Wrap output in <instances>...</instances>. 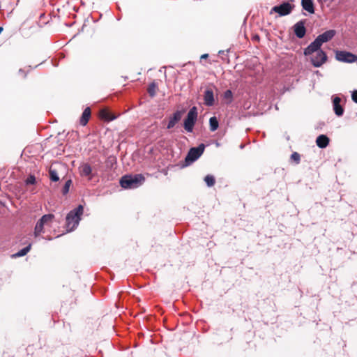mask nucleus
Segmentation results:
<instances>
[{
    "label": "nucleus",
    "mask_w": 357,
    "mask_h": 357,
    "mask_svg": "<svg viewBox=\"0 0 357 357\" xmlns=\"http://www.w3.org/2000/svg\"><path fill=\"white\" fill-rule=\"evenodd\" d=\"M3 29L2 26H0V34L1 33V32L3 31Z\"/></svg>",
    "instance_id": "58836bf2"
},
{
    "label": "nucleus",
    "mask_w": 357,
    "mask_h": 357,
    "mask_svg": "<svg viewBox=\"0 0 357 357\" xmlns=\"http://www.w3.org/2000/svg\"><path fill=\"white\" fill-rule=\"evenodd\" d=\"M84 206L83 204H79L77 206L70 210L66 216V229L64 234L75 231L79 226L84 214Z\"/></svg>",
    "instance_id": "f03ea898"
},
{
    "label": "nucleus",
    "mask_w": 357,
    "mask_h": 357,
    "mask_svg": "<svg viewBox=\"0 0 357 357\" xmlns=\"http://www.w3.org/2000/svg\"><path fill=\"white\" fill-rule=\"evenodd\" d=\"M186 112V109L183 107L181 109H176L169 116V120L166 126V128L167 130L172 129L174 126L178 123L183 116V114Z\"/></svg>",
    "instance_id": "1a4fd4ad"
},
{
    "label": "nucleus",
    "mask_w": 357,
    "mask_h": 357,
    "mask_svg": "<svg viewBox=\"0 0 357 357\" xmlns=\"http://www.w3.org/2000/svg\"><path fill=\"white\" fill-rule=\"evenodd\" d=\"M333 109L338 117L342 116L344 113V107L341 105V98L337 95L332 96Z\"/></svg>",
    "instance_id": "9b49d317"
},
{
    "label": "nucleus",
    "mask_w": 357,
    "mask_h": 357,
    "mask_svg": "<svg viewBox=\"0 0 357 357\" xmlns=\"http://www.w3.org/2000/svg\"><path fill=\"white\" fill-rule=\"evenodd\" d=\"M303 10H305L310 14H314L315 12L314 0H301V2Z\"/></svg>",
    "instance_id": "dca6fc26"
},
{
    "label": "nucleus",
    "mask_w": 357,
    "mask_h": 357,
    "mask_svg": "<svg viewBox=\"0 0 357 357\" xmlns=\"http://www.w3.org/2000/svg\"><path fill=\"white\" fill-rule=\"evenodd\" d=\"M91 116V109L89 107H86L82 113L79 118V124L82 126L87 125L89 118Z\"/></svg>",
    "instance_id": "f3484780"
},
{
    "label": "nucleus",
    "mask_w": 357,
    "mask_h": 357,
    "mask_svg": "<svg viewBox=\"0 0 357 357\" xmlns=\"http://www.w3.org/2000/svg\"><path fill=\"white\" fill-rule=\"evenodd\" d=\"M197 119L198 109L196 106H193L189 109L182 123L184 130L187 132L192 133L193 132Z\"/></svg>",
    "instance_id": "39448f33"
},
{
    "label": "nucleus",
    "mask_w": 357,
    "mask_h": 357,
    "mask_svg": "<svg viewBox=\"0 0 357 357\" xmlns=\"http://www.w3.org/2000/svg\"><path fill=\"white\" fill-rule=\"evenodd\" d=\"M215 145H216V146H220V143H219V142H215Z\"/></svg>",
    "instance_id": "ea45409f"
},
{
    "label": "nucleus",
    "mask_w": 357,
    "mask_h": 357,
    "mask_svg": "<svg viewBox=\"0 0 357 357\" xmlns=\"http://www.w3.org/2000/svg\"><path fill=\"white\" fill-rule=\"evenodd\" d=\"M157 87L158 86L155 82H152L149 84L148 87V93L151 98L155 96V90Z\"/></svg>",
    "instance_id": "bb28decb"
},
{
    "label": "nucleus",
    "mask_w": 357,
    "mask_h": 357,
    "mask_svg": "<svg viewBox=\"0 0 357 357\" xmlns=\"http://www.w3.org/2000/svg\"><path fill=\"white\" fill-rule=\"evenodd\" d=\"M37 183L36 181V176L31 174L29 175H28V176L26 178V179L24 180V184L25 185L28 186V185H36Z\"/></svg>",
    "instance_id": "a878e982"
},
{
    "label": "nucleus",
    "mask_w": 357,
    "mask_h": 357,
    "mask_svg": "<svg viewBox=\"0 0 357 357\" xmlns=\"http://www.w3.org/2000/svg\"><path fill=\"white\" fill-rule=\"evenodd\" d=\"M204 181L207 187L211 188L213 187L215 183V178L212 174H207L204 176Z\"/></svg>",
    "instance_id": "4be33fe9"
},
{
    "label": "nucleus",
    "mask_w": 357,
    "mask_h": 357,
    "mask_svg": "<svg viewBox=\"0 0 357 357\" xmlns=\"http://www.w3.org/2000/svg\"><path fill=\"white\" fill-rule=\"evenodd\" d=\"M319 1H321L322 0H319Z\"/></svg>",
    "instance_id": "a18cd8bd"
},
{
    "label": "nucleus",
    "mask_w": 357,
    "mask_h": 357,
    "mask_svg": "<svg viewBox=\"0 0 357 357\" xmlns=\"http://www.w3.org/2000/svg\"><path fill=\"white\" fill-rule=\"evenodd\" d=\"M66 25L68 26H70V24H66Z\"/></svg>",
    "instance_id": "c03bdc74"
},
{
    "label": "nucleus",
    "mask_w": 357,
    "mask_h": 357,
    "mask_svg": "<svg viewBox=\"0 0 357 357\" xmlns=\"http://www.w3.org/2000/svg\"><path fill=\"white\" fill-rule=\"evenodd\" d=\"M253 41L259 42L260 40V36L258 34H255L252 38Z\"/></svg>",
    "instance_id": "7c9ffc66"
},
{
    "label": "nucleus",
    "mask_w": 357,
    "mask_h": 357,
    "mask_svg": "<svg viewBox=\"0 0 357 357\" xmlns=\"http://www.w3.org/2000/svg\"><path fill=\"white\" fill-rule=\"evenodd\" d=\"M206 145L200 143L197 146L189 149L185 158L180 163L181 168H185L196 162L204 153Z\"/></svg>",
    "instance_id": "20e7f679"
},
{
    "label": "nucleus",
    "mask_w": 357,
    "mask_h": 357,
    "mask_svg": "<svg viewBox=\"0 0 357 357\" xmlns=\"http://www.w3.org/2000/svg\"><path fill=\"white\" fill-rule=\"evenodd\" d=\"M330 143V138L324 134H321L316 139V144L320 149L326 148Z\"/></svg>",
    "instance_id": "2eb2a0df"
},
{
    "label": "nucleus",
    "mask_w": 357,
    "mask_h": 357,
    "mask_svg": "<svg viewBox=\"0 0 357 357\" xmlns=\"http://www.w3.org/2000/svg\"><path fill=\"white\" fill-rule=\"evenodd\" d=\"M116 164V158L114 156L110 155L106 160V167L109 169H113Z\"/></svg>",
    "instance_id": "cd10ccee"
},
{
    "label": "nucleus",
    "mask_w": 357,
    "mask_h": 357,
    "mask_svg": "<svg viewBox=\"0 0 357 357\" xmlns=\"http://www.w3.org/2000/svg\"><path fill=\"white\" fill-rule=\"evenodd\" d=\"M295 5L289 1H282L280 3L272 7L270 14L273 13H278L280 17L288 15L291 13Z\"/></svg>",
    "instance_id": "423d86ee"
},
{
    "label": "nucleus",
    "mask_w": 357,
    "mask_h": 357,
    "mask_svg": "<svg viewBox=\"0 0 357 357\" xmlns=\"http://www.w3.org/2000/svg\"><path fill=\"white\" fill-rule=\"evenodd\" d=\"M145 180L142 174H127L121 177L119 185L126 190L135 189L142 185Z\"/></svg>",
    "instance_id": "7ed1b4c3"
},
{
    "label": "nucleus",
    "mask_w": 357,
    "mask_h": 357,
    "mask_svg": "<svg viewBox=\"0 0 357 357\" xmlns=\"http://www.w3.org/2000/svg\"><path fill=\"white\" fill-rule=\"evenodd\" d=\"M45 61H42L40 63L36 65L34 67H32L31 66H29V70L36 68L38 66H39L40 64L43 63Z\"/></svg>",
    "instance_id": "72a5a7b5"
},
{
    "label": "nucleus",
    "mask_w": 357,
    "mask_h": 357,
    "mask_svg": "<svg viewBox=\"0 0 357 357\" xmlns=\"http://www.w3.org/2000/svg\"><path fill=\"white\" fill-rule=\"evenodd\" d=\"M303 55L305 56H311L310 61L314 68L321 67L328 60L327 53L321 47L312 44H309L303 49Z\"/></svg>",
    "instance_id": "f257e3e1"
},
{
    "label": "nucleus",
    "mask_w": 357,
    "mask_h": 357,
    "mask_svg": "<svg viewBox=\"0 0 357 357\" xmlns=\"http://www.w3.org/2000/svg\"><path fill=\"white\" fill-rule=\"evenodd\" d=\"M72 184H73V181L71 178H68L66 181V182L61 189V193L63 196L68 194L70 188L72 185Z\"/></svg>",
    "instance_id": "5701e85b"
},
{
    "label": "nucleus",
    "mask_w": 357,
    "mask_h": 357,
    "mask_svg": "<svg viewBox=\"0 0 357 357\" xmlns=\"http://www.w3.org/2000/svg\"><path fill=\"white\" fill-rule=\"evenodd\" d=\"M66 25L68 26H70V24H66Z\"/></svg>",
    "instance_id": "37998d69"
},
{
    "label": "nucleus",
    "mask_w": 357,
    "mask_h": 357,
    "mask_svg": "<svg viewBox=\"0 0 357 357\" xmlns=\"http://www.w3.org/2000/svg\"><path fill=\"white\" fill-rule=\"evenodd\" d=\"M52 65L54 66H55V67L58 66V65H59V61H58L52 60Z\"/></svg>",
    "instance_id": "f704fd0d"
},
{
    "label": "nucleus",
    "mask_w": 357,
    "mask_h": 357,
    "mask_svg": "<svg viewBox=\"0 0 357 357\" xmlns=\"http://www.w3.org/2000/svg\"><path fill=\"white\" fill-rule=\"evenodd\" d=\"M316 74H317V75L320 74L319 71V70H317V71H316Z\"/></svg>",
    "instance_id": "a19ab883"
},
{
    "label": "nucleus",
    "mask_w": 357,
    "mask_h": 357,
    "mask_svg": "<svg viewBox=\"0 0 357 357\" xmlns=\"http://www.w3.org/2000/svg\"><path fill=\"white\" fill-rule=\"evenodd\" d=\"M219 127V121L215 116L209 119V129L211 132H215Z\"/></svg>",
    "instance_id": "412c9836"
},
{
    "label": "nucleus",
    "mask_w": 357,
    "mask_h": 357,
    "mask_svg": "<svg viewBox=\"0 0 357 357\" xmlns=\"http://www.w3.org/2000/svg\"><path fill=\"white\" fill-rule=\"evenodd\" d=\"M73 10H74L75 12H78L79 8H78L77 6H73Z\"/></svg>",
    "instance_id": "c9c22d12"
},
{
    "label": "nucleus",
    "mask_w": 357,
    "mask_h": 357,
    "mask_svg": "<svg viewBox=\"0 0 357 357\" xmlns=\"http://www.w3.org/2000/svg\"><path fill=\"white\" fill-rule=\"evenodd\" d=\"M290 159L296 164H299L301 161V155L298 152H293L291 154Z\"/></svg>",
    "instance_id": "c85d7f7f"
},
{
    "label": "nucleus",
    "mask_w": 357,
    "mask_h": 357,
    "mask_svg": "<svg viewBox=\"0 0 357 357\" xmlns=\"http://www.w3.org/2000/svg\"><path fill=\"white\" fill-rule=\"evenodd\" d=\"M80 175L83 177H88L89 180H91L94 177L91 166L87 163L84 162L79 167Z\"/></svg>",
    "instance_id": "ddd939ff"
},
{
    "label": "nucleus",
    "mask_w": 357,
    "mask_h": 357,
    "mask_svg": "<svg viewBox=\"0 0 357 357\" xmlns=\"http://www.w3.org/2000/svg\"><path fill=\"white\" fill-rule=\"evenodd\" d=\"M307 20L302 19L297 22H296L293 26L292 29L295 36L298 39L303 38L307 33V28L305 26Z\"/></svg>",
    "instance_id": "9d476101"
},
{
    "label": "nucleus",
    "mask_w": 357,
    "mask_h": 357,
    "mask_svg": "<svg viewBox=\"0 0 357 357\" xmlns=\"http://www.w3.org/2000/svg\"><path fill=\"white\" fill-rule=\"evenodd\" d=\"M337 31L335 29H328L318 35L310 44L321 47L324 43L331 41L336 35Z\"/></svg>",
    "instance_id": "0eeeda50"
},
{
    "label": "nucleus",
    "mask_w": 357,
    "mask_h": 357,
    "mask_svg": "<svg viewBox=\"0 0 357 357\" xmlns=\"http://www.w3.org/2000/svg\"><path fill=\"white\" fill-rule=\"evenodd\" d=\"M215 103L214 93L212 89L206 88L204 93V104L208 107H212Z\"/></svg>",
    "instance_id": "f8f14e48"
},
{
    "label": "nucleus",
    "mask_w": 357,
    "mask_h": 357,
    "mask_svg": "<svg viewBox=\"0 0 357 357\" xmlns=\"http://www.w3.org/2000/svg\"><path fill=\"white\" fill-rule=\"evenodd\" d=\"M19 73H24V70L22 68L19 70Z\"/></svg>",
    "instance_id": "4c0bfd02"
},
{
    "label": "nucleus",
    "mask_w": 357,
    "mask_h": 357,
    "mask_svg": "<svg viewBox=\"0 0 357 357\" xmlns=\"http://www.w3.org/2000/svg\"><path fill=\"white\" fill-rule=\"evenodd\" d=\"M229 51H230V48H229V49H227V50H226V52H227V53H228V52H229ZM225 50H220V51L218 52V54H219V55H221V54L225 55Z\"/></svg>",
    "instance_id": "2f4dec72"
},
{
    "label": "nucleus",
    "mask_w": 357,
    "mask_h": 357,
    "mask_svg": "<svg viewBox=\"0 0 357 357\" xmlns=\"http://www.w3.org/2000/svg\"><path fill=\"white\" fill-rule=\"evenodd\" d=\"M49 178L52 182H58L60 180L58 172L56 169H50L49 170Z\"/></svg>",
    "instance_id": "b1692460"
},
{
    "label": "nucleus",
    "mask_w": 357,
    "mask_h": 357,
    "mask_svg": "<svg viewBox=\"0 0 357 357\" xmlns=\"http://www.w3.org/2000/svg\"><path fill=\"white\" fill-rule=\"evenodd\" d=\"M32 244L30 243L26 246L23 248L19 250L17 252L12 254L10 257L12 259H17L19 257H24L27 255V253L31 250Z\"/></svg>",
    "instance_id": "a211bd4d"
},
{
    "label": "nucleus",
    "mask_w": 357,
    "mask_h": 357,
    "mask_svg": "<svg viewBox=\"0 0 357 357\" xmlns=\"http://www.w3.org/2000/svg\"><path fill=\"white\" fill-rule=\"evenodd\" d=\"M99 116L104 122L109 123L117 118V116L112 114L108 109L104 108L100 110Z\"/></svg>",
    "instance_id": "4468645a"
},
{
    "label": "nucleus",
    "mask_w": 357,
    "mask_h": 357,
    "mask_svg": "<svg viewBox=\"0 0 357 357\" xmlns=\"http://www.w3.org/2000/svg\"><path fill=\"white\" fill-rule=\"evenodd\" d=\"M351 96L352 101L357 103V89H354L351 91Z\"/></svg>",
    "instance_id": "c756f323"
},
{
    "label": "nucleus",
    "mask_w": 357,
    "mask_h": 357,
    "mask_svg": "<svg viewBox=\"0 0 357 357\" xmlns=\"http://www.w3.org/2000/svg\"><path fill=\"white\" fill-rule=\"evenodd\" d=\"M222 97L226 105H230L234 101V93L231 89H227Z\"/></svg>",
    "instance_id": "6ab92c4d"
},
{
    "label": "nucleus",
    "mask_w": 357,
    "mask_h": 357,
    "mask_svg": "<svg viewBox=\"0 0 357 357\" xmlns=\"http://www.w3.org/2000/svg\"><path fill=\"white\" fill-rule=\"evenodd\" d=\"M45 224L38 219L34 227L33 235L35 237L39 236L42 233H44Z\"/></svg>",
    "instance_id": "aec40b11"
},
{
    "label": "nucleus",
    "mask_w": 357,
    "mask_h": 357,
    "mask_svg": "<svg viewBox=\"0 0 357 357\" xmlns=\"http://www.w3.org/2000/svg\"><path fill=\"white\" fill-rule=\"evenodd\" d=\"M244 147H245V144H240V146H239V148H240L241 149H244Z\"/></svg>",
    "instance_id": "e433bc0d"
},
{
    "label": "nucleus",
    "mask_w": 357,
    "mask_h": 357,
    "mask_svg": "<svg viewBox=\"0 0 357 357\" xmlns=\"http://www.w3.org/2000/svg\"><path fill=\"white\" fill-rule=\"evenodd\" d=\"M26 77V73H24V77L25 78Z\"/></svg>",
    "instance_id": "79ce46f5"
},
{
    "label": "nucleus",
    "mask_w": 357,
    "mask_h": 357,
    "mask_svg": "<svg viewBox=\"0 0 357 357\" xmlns=\"http://www.w3.org/2000/svg\"><path fill=\"white\" fill-rule=\"evenodd\" d=\"M54 215L52 213H47L42 215L39 219L45 224L47 225L54 219Z\"/></svg>",
    "instance_id": "393cba45"
},
{
    "label": "nucleus",
    "mask_w": 357,
    "mask_h": 357,
    "mask_svg": "<svg viewBox=\"0 0 357 357\" xmlns=\"http://www.w3.org/2000/svg\"><path fill=\"white\" fill-rule=\"evenodd\" d=\"M209 55L208 54H203L201 55L200 56V59L202 60V59H206L207 58H208Z\"/></svg>",
    "instance_id": "473e14b6"
},
{
    "label": "nucleus",
    "mask_w": 357,
    "mask_h": 357,
    "mask_svg": "<svg viewBox=\"0 0 357 357\" xmlns=\"http://www.w3.org/2000/svg\"><path fill=\"white\" fill-rule=\"evenodd\" d=\"M335 58L342 63H353L357 61V54L347 50H335Z\"/></svg>",
    "instance_id": "6e6552de"
}]
</instances>
